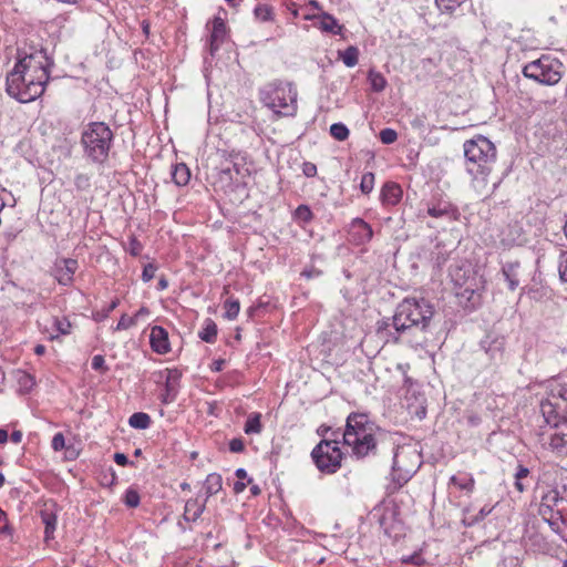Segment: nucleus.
<instances>
[{
  "label": "nucleus",
  "mask_w": 567,
  "mask_h": 567,
  "mask_svg": "<svg viewBox=\"0 0 567 567\" xmlns=\"http://www.w3.org/2000/svg\"><path fill=\"white\" fill-rule=\"evenodd\" d=\"M181 378L182 372L178 369L166 370L165 388L164 392L161 394V401L163 404H169L175 401L179 389Z\"/></svg>",
  "instance_id": "a211bd4d"
},
{
  "label": "nucleus",
  "mask_w": 567,
  "mask_h": 567,
  "mask_svg": "<svg viewBox=\"0 0 567 567\" xmlns=\"http://www.w3.org/2000/svg\"><path fill=\"white\" fill-rule=\"evenodd\" d=\"M114 462L120 466L134 465L124 453H115Z\"/></svg>",
  "instance_id": "052dcab7"
},
{
  "label": "nucleus",
  "mask_w": 567,
  "mask_h": 567,
  "mask_svg": "<svg viewBox=\"0 0 567 567\" xmlns=\"http://www.w3.org/2000/svg\"><path fill=\"white\" fill-rule=\"evenodd\" d=\"M320 29L328 33L340 34L343 27L339 24L334 17L329 13H323L320 20Z\"/></svg>",
  "instance_id": "cd10ccee"
},
{
  "label": "nucleus",
  "mask_w": 567,
  "mask_h": 567,
  "mask_svg": "<svg viewBox=\"0 0 567 567\" xmlns=\"http://www.w3.org/2000/svg\"><path fill=\"white\" fill-rule=\"evenodd\" d=\"M549 447L558 456H567V420L553 427Z\"/></svg>",
  "instance_id": "6ab92c4d"
},
{
  "label": "nucleus",
  "mask_w": 567,
  "mask_h": 567,
  "mask_svg": "<svg viewBox=\"0 0 567 567\" xmlns=\"http://www.w3.org/2000/svg\"><path fill=\"white\" fill-rule=\"evenodd\" d=\"M359 54H360L359 49L355 45H349L346 50L338 51V58L348 68H353L358 64Z\"/></svg>",
  "instance_id": "bb28decb"
},
{
  "label": "nucleus",
  "mask_w": 567,
  "mask_h": 567,
  "mask_svg": "<svg viewBox=\"0 0 567 567\" xmlns=\"http://www.w3.org/2000/svg\"><path fill=\"white\" fill-rule=\"evenodd\" d=\"M53 65L54 60L44 48L37 49L24 44L17 49V62L14 68L21 70L22 73L35 76L37 80H42L48 83Z\"/></svg>",
  "instance_id": "423d86ee"
},
{
  "label": "nucleus",
  "mask_w": 567,
  "mask_h": 567,
  "mask_svg": "<svg viewBox=\"0 0 567 567\" xmlns=\"http://www.w3.org/2000/svg\"><path fill=\"white\" fill-rule=\"evenodd\" d=\"M22 437H23V434H22V432H21V431H19V430H14V431L11 433V435H10V440H11V442H12V443H14V444H19V443H21Z\"/></svg>",
  "instance_id": "e2e57ef3"
},
{
  "label": "nucleus",
  "mask_w": 567,
  "mask_h": 567,
  "mask_svg": "<svg viewBox=\"0 0 567 567\" xmlns=\"http://www.w3.org/2000/svg\"><path fill=\"white\" fill-rule=\"evenodd\" d=\"M349 241L355 246L368 244L373 237V229L360 217L353 218L348 228Z\"/></svg>",
  "instance_id": "4468645a"
},
{
  "label": "nucleus",
  "mask_w": 567,
  "mask_h": 567,
  "mask_svg": "<svg viewBox=\"0 0 567 567\" xmlns=\"http://www.w3.org/2000/svg\"><path fill=\"white\" fill-rule=\"evenodd\" d=\"M0 534L6 535V536L12 535V528L9 525L7 514L1 508H0Z\"/></svg>",
  "instance_id": "3c124183"
},
{
  "label": "nucleus",
  "mask_w": 567,
  "mask_h": 567,
  "mask_svg": "<svg viewBox=\"0 0 567 567\" xmlns=\"http://www.w3.org/2000/svg\"><path fill=\"white\" fill-rule=\"evenodd\" d=\"M377 333L380 337L385 338L386 342H392V333H393V326H392V318H383L382 320H379L377 322Z\"/></svg>",
  "instance_id": "f704fd0d"
},
{
  "label": "nucleus",
  "mask_w": 567,
  "mask_h": 567,
  "mask_svg": "<svg viewBox=\"0 0 567 567\" xmlns=\"http://www.w3.org/2000/svg\"><path fill=\"white\" fill-rule=\"evenodd\" d=\"M217 324L208 318L205 320L203 329L198 332V337L207 343H214L217 338Z\"/></svg>",
  "instance_id": "c85d7f7f"
},
{
  "label": "nucleus",
  "mask_w": 567,
  "mask_h": 567,
  "mask_svg": "<svg viewBox=\"0 0 567 567\" xmlns=\"http://www.w3.org/2000/svg\"><path fill=\"white\" fill-rule=\"evenodd\" d=\"M558 272L560 279L567 282V251H560L559 254Z\"/></svg>",
  "instance_id": "8fccbe9b"
},
{
  "label": "nucleus",
  "mask_w": 567,
  "mask_h": 567,
  "mask_svg": "<svg viewBox=\"0 0 567 567\" xmlns=\"http://www.w3.org/2000/svg\"><path fill=\"white\" fill-rule=\"evenodd\" d=\"M520 268V262L518 260L515 261H506L502 264V275L507 282V287L511 291H514L519 286L518 279V269Z\"/></svg>",
  "instance_id": "4be33fe9"
},
{
  "label": "nucleus",
  "mask_w": 567,
  "mask_h": 567,
  "mask_svg": "<svg viewBox=\"0 0 567 567\" xmlns=\"http://www.w3.org/2000/svg\"><path fill=\"white\" fill-rule=\"evenodd\" d=\"M150 344L154 352L166 354L171 351L168 332L161 326H154L150 333Z\"/></svg>",
  "instance_id": "aec40b11"
},
{
  "label": "nucleus",
  "mask_w": 567,
  "mask_h": 567,
  "mask_svg": "<svg viewBox=\"0 0 567 567\" xmlns=\"http://www.w3.org/2000/svg\"><path fill=\"white\" fill-rule=\"evenodd\" d=\"M150 315V310L148 308L146 307H141L136 313L133 316V318H135V321L137 322V320L142 317H145V316H148Z\"/></svg>",
  "instance_id": "0e129e2a"
},
{
  "label": "nucleus",
  "mask_w": 567,
  "mask_h": 567,
  "mask_svg": "<svg viewBox=\"0 0 567 567\" xmlns=\"http://www.w3.org/2000/svg\"><path fill=\"white\" fill-rule=\"evenodd\" d=\"M79 262L73 258H61L54 262L53 276L62 286H70L73 282L74 274Z\"/></svg>",
  "instance_id": "2eb2a0df"
},
{
  "label": "nucleus",
  "mask_w": 567,
  "mask_h": 567,
  "mask_svg": "<svg viewBox=\"0 0 567 567\" xmlns=\"http://www.w3.org/2000/svg\"><path fill=\"white\" fill-rule=\"evenodd\" d=\"M123 502L130 508L137 507L140 505V503H141V497H140L138 492L136 489H134V488H131V487L127 488L125 494H124Z\"/></svg>",
  "instance_id": "79ce46f5"
},
{
  "label": "nucleus",
  "mask_w": 567,
  "mask_h": 567,
  "mask_svg": "<svg viewBox=\"0 0 567 567\" xmlns=\"http://www.w3.org/2000/svg\"><path fill=\"white\" fill-rule=\"evenodd\" d=\"M151 423V416L145 412H135L128 417V425L136 430H146Z\"/></svg>",
  "instance_id": "7c9ffc66"
},
{
  "label": "nucleus",
  "mask_w": 567,
  "mask_h": 567,
  "mask_svg": "<svg viewBox=\"0 0 567 567\" xmlns=\"http://www.w3.org/2000/svg\"><path fill=\"white\" fill-rule=\"evenodd\" d=\"M539 412L544 423L551 429L567 420V412L564 410L561 403L551 399L549 395L540 401Z\"/></svg>",
  "instance_id": "f8f14e48"
},
{
  "label": "nucleus",
  "mask_w": 567,
  "mask_h": 567,
  "mask_svg": "<svg viewBox=\"0 0 567 567\" xmlns=\"http://www.w3.org/2000/svg\"><path fill=\"white\" fill-rule=\"evenodd\" d=\"M321 275H322V271L317 268H313V267L310 269H305L301 272V276L307 279L317 278V277H320Z\"/></svg>",
  "instance_id": "680f3d73"
},
{
  "label": "nucleus",
  "mask_w": 567,
  "mask_h": 567,
  "mask_svg": "<svg viewBox=\"0 0 567 567\" xmlns=\"http://www.w3.org/2000/svg\"><path fill=\"white\" fill-rule=\"evenodd\" d=\"M53 326H54L55 330L58 331V333L51 334L50 340H56L60 334L68 336L71 333L72 324L65 317H63V318L54 317Z\"/></svg>",
  "instance_id": "72a5a7b5"
},
{
  "label": "nucleus",
  "mask_w": 567,
  "mask_h": 567,
  "mask_svg": "<svg viewBox=\"0 0 567 567\" xmlns=\"http://www.w3.org/2000/svg\"><path fill=\"white\" fill-rule=\"evenodd\" d=\"M368 80L370 82L372 91L374 92H382L386 86V80L380 72L370 70L368 74Z\"/></svg>",
  "instance_id": "e433bc0d"
},
{
  "label": "nucleus",
  "mask_w": 567,
  "mask_h": 567,
  "mask_svg": "<svg viewBox=\"0 0 567 567\" xmlns=\"http://www.w3.org/2000/svg\"><path fill=\"white\" fill-rule=\"evenodd\" d=\"M143 250V245L136 237H131L128 241V251L132 256H138Z\"/></svg>",
  "instance_id": "6e6d98bb"
},
{
  "label": "nucleus",
  "mask_w": 567,
  "mask_h": 567,
  "mask_svg": "<svg viewBox=\"0 0 567 567\" xmlns=\"http://www.w3.org/2000/svg\"><path fill=\"white\" fill-rule=\"evenodd\" d=\"M379 137L383 144L390 145L398 140V133L395 130L386 127L380 131Z\"/></svg>",
  "instance_id": "49530a36"
},
{
  "label": "nucleus",
  "mask_w": 567,
  "mask_h": 567,
  "mask_svg": "<svg viewBox=\"0 0 567 567\" xmlns=\"http://www.w3.org/2000/svg\"><path fill=\"white\" fill-rule=\"evenodd\" d=\"M74 185L78 190H87L91 187V178L87 174L79 173L74 177Z\"/></svg>",
  "instance_id": "de8ad7c7"
},
{
  "label": "nucleus",
  "mask_w": 567,
  "mask_h": 567,
  "mask_svg": "<svg viewBox=\"0 0 567 567\" xmlns=\"http://www.w3.org/2000/svg\"><path fill=\"white\" fill-rule=\"evenodd\" d=\"M42 522L44 524V538L45 540L53 538V533L56 527V516L52 513H42Z\"/></svg>",
  "instance_id": "c9c22d12"
},
{
  "label": "nucleus",
  "mask_w": 567,
  "mask_h": 567,
  "mask_svg": "<svg viewBox=\"0 0 567 567\" xmlns=\"http://www.w3.org/2000/svg\"><path fill=\"white\" fill-rule=\"evenodd\" d=\"M374 186V174L371 172L364 173L361 177L360 189L363 194H370Z\"/></svg>",
  "instance_id": "a18cd8bd"
},
{
  "label": "nucleus",
  "mask_w": 567,
  "mask_h": 567,
  "mask_svg": "<svg viewBox=\"0 0 567 567\" xmlns=\"http://www.w3.org/2000/svg\"><path fill=\"white\" fill-rule=\"evenodd\" d=\"M135 324H136L135 318L128 317L126 313H124L120 318V320H118L116 327L114 328V330L115 331L127 330V329H130L131 327H133Z\"/></svg>",
  "instance_id": "09e8293b"
},
{
  "label": "nucleus",
  "mask_w": 567,
  "mask_h": 567,
  "mask_svg": "<svg viewBox=\"0 0 567 567\" xmlns=\"http://www.w3.org/2000/svg\"><path fill=\"white\" fill-rule=\"evenodd\" d=\"M451 250L437 244L431 252V260L436 268H442L450 258Z\"/></svg>",
  "instance_id": "c756f323"
},
{
  "label": "nucleus",
  "mask_w": 567,
  "mask_h": 567,
  "mask_svg": "<svg viewBox=\"0 0 567 567\" xmlns=\"http://www.w3.org/2000/svg\"><path fill=\"white\" fill-rule=\"evenodd\" d=\"M172 179L177 186H185L190 179V171L184 163H177L172 169Z\"/></svg>",
  "instance_id": "a878e982"
},
{
  "label": "nucleus",
  "mask_w": 567,
  "mask_h": 567,
  "mask_svg": "<svg viewBox=\"0 0 567 567\" xmlns=\"http://www.w3.org/2000/svg\"><path fill=\"white\" fill-rule=\"evenodd\" d=\"M315 215L306 204L299 205L293 212V219L300 225H307L312 221Z\"/></svg>",
  "instance_id": "473e14b6"
},
{
  "label": "nucleus",
  "mask_w": 567,
  "mask_h": 567,
  "mask_svg": "<svg viewBox=\"0 0 567 567\" xmlns=\"http://www.w3.org/2000/svg\"><path fill=\"white\" fill-rule=\"evenodd\" d=\"M246 488V484L241 481H237L235 484H234V492L235 494H240L245 491Z\"/></svg>",
  "instance_id": "69168bd1"
},
{
  "label": "nucleus",
  "mask_w": 567,
  "mask_h": 567,
  "mask_svg": "<svg viewBox=\"0 0 567 567\" xmlns=\"http://www.w3.org/2000/svg\"><path fill=\"white\" fill-rule=\"evenodd\" d=\"M206 508V502L199 504L197 498H189L184 508L183 517L186 522H196Z\"/></svg>",
  "instance_id": "b1692460"
},
{
  "label": "nucleus",
  "mask_w": 567,
  "mask_h": 567,
  "mask_svg": "<svg viewBox=\"0 0 567 567\" xmlns=\"http://www.w3.org/2000/svg\"><path fill=\"white\" fill-rule=\"evenodd\" d=\"M118 305H120V299L115 298L114 300L111 301L110 305L104 307L102 310L97 311L94 315V319L96 321L105 320L106 318H109L110 313L118 307Z\"/></svg>",
  "instance_id": "c03bdc74"
},
{
  "label": "nucleus",
  "mask_w": 567,
  "mask_h": 567,
  "mask_svg": "<svg viewBox=\"0 0 567 567\" xmlns=\"http://www.w3.org/2000/svg\"><path fill=\"white\" fill-rule=\"evenodd\" d=\"M492 512V508L488 506L482 507L478 513L470 518V522L467 523L468 526H473L481 520H483L489 513Z\"/></svg>",
  "instance_id": "603ef678"
},
{
  "label": "nucleus",
  "mask_w": 567,
  "mask_h": 567,
  "mask_svg": "<svg viewBox=\"0 0 567 567\" xmlns=\"http://www.w3.org/2000/svg\"><path fill=\"white\" fill-rule=\"evenodd\" d=\"M114 133L104 122H90L81 133L83 156L92 164L103 165L110 155Z\"/></svg>",
  "instance_id": "20e7f679"
},
{
  "label": "nucleus",
  "mask_w": 567,
  "mask_h": 567,
  "mask_svg": "<svg viewBox=\"0 0 567 567\" xmlns=\"http://www.w3.org/2000/svg\"><path fill=\"white\" fill-rule=\"evenodd\" d=\"M212 24L208 51L210 55H215V53L219 50L220 44L226 39L227 27L225 21L219 17H215L212 21Z\"/></svg>",
  "instance_id": "412c9836"
},
{
  "label": "nucleus",
  "mask_w": 567,
  "mask_h": 567,
  "mask_svg": "<svg viewBox=\"0 0 567 567\" xmlns=\"http://www.w3.org/2000/svg\"><path fill=\"white\" fill-rule=\"evenodd\" d=\"M563 64L549 55H542L523 68V75L543 85H555L563 76Z\"/></svg>",
  "instance_id": "1a4fd4ad"
},
{
  "label": "nucleus",
  "mask_w": 567,
  "mask_h": 567,
  "mask_svg": "<svg viewBox=\"0 0 567 567\" xmlns=\"http://www.w3.org/2000/svg\"><path fill=\"white\" fill-rule=\"evenodd\" d=\"M505 346V338L493 333L486 334L480 342L481 349L487 354L489 361L495 365L504 362Z\"/></svg>",
  "instance_id": "ddd939ff"
},
{
  "label": "nucleus",
  "mask_w": 567,
  "mask_h": 567,
  "mask_svg": "<svg viewBox=\"0 0 567 567\" xmlns=\"http://www.w3.org/2000/svg\"><path fill=\"white\" fill-rule=\"evenodd\" d=\"M403 195V190L401 186L396 183L389 182L385 183L381 190V200L385 205L394 206L396 205Z\"/></svg>",
  "instance_id": "5701e85b"
},
{
  "label": "nucleus",
  "mask_w": 567,
  "mask_h": 567,
  "mask_svg": "<svg viewBox=\"0 0 567 567\" xmlns=\"http://www.w3.org/2000/svg\"><path fill=\"white\" fill-rule=\"evenodd\" d=\"M224 308L225 318H227L228 320H234L237 318L239 313L240 305L238 299H227L224 303Z\"/></svg>",
  "instance_id": "ea45409f"
},
{
  "label": "nucleus",
  "mask_w": 567,
  "mask_h": 567,
  "mask_svg": "<svg viewBox=\"0 0 567 567\" xmlns=\"http://www.w3.org/2000/svg\"><path fill=\"white\" fill-rule=\"evenodd\" d=\"M302 173L307 177H315L317 175V166L311 162L302 164Z\"/></svg>",
  "instance_id": "bf43d9fd"
},
{
  "label": "nucleus",
  "mask_w": 567,
  "mask_h": 567,
  "mask_svg": "<svg viewBox=\"0 0 567 567\" xmlns=\"http://www.w3.org/2000/svg\"><path fill=\"white\" fill-rule=\"evenodd\" d=\"M224 364H225V360H223V359L216 360L213 362L212 370L219 372L223 370Z\"/></svg>",
  "instance_id": "338daca9"
},
{
  "label": "nucleus",
  "mask_w": 567,
  "mask_h": 567,
  "mask_svg": "<svg viewBox=\"0 0 567 567\" xmlns=\"http://www.w3.org/2000/svg\"><path fill=\"white\" fill-rule=\"evenodd\" d=\"M413 473L408 470H402L398 463L396 453L393 456L392 471L390 473V482L385 486L386 495L395 494L402 488L412 477Z\"/></svg>",
  "instance_id": "dca6fc26"
},
{
  "label": "nucleus",
  "mask_w": 567,
  "mask_h": 567,
  "mask_svg": "<svg viewBox=\"0 0 567 567\" xmlns=\"http://www.w3.org/2000/svg\"><path fill=\"white\" fill-rule=\"evenodd\" d=\"M245 450V443L241 437H235L229 441V451L233 453H241Z\"/></svg>",
  "instance_id": "13d9d810"
},
{
  "label": "nucleus",
  "mask_w": 567,
  "mask_h": 567,
  "mask_svg": "<svg viewBox=\"0 0 567 567\" xmlns=\"http://www.w3.org/2000/svg\"><path fill=\"white\" fill-rule=\"evenodd\" d=\"M465 169L474 178L485 181L496 162L495 145L485 136L477 135L463 145Z\"/></svg>",
  "instance_id": "7ed1b4c3"
},
{
  "label": "nucleus",
  "mask_w": 567,
  "mask_h": 567,
  "mask_svg": "<svg viewBox=\"0 0 567 567\" xmlns=\"http://www.w3.org/2000/svg\"><path fill=\"white\" fill-rule=\"evenodd\" d=\"M244 431L246 434H259L262 431V424H261V414L258 412H254L249 414Z\"/></svg>",
  "instance_id": "2f4dec72"
},
{
  "label": "nucleus",
  "mask_w": 567,
  "mask_h": 567,
  "mask_svg": "<svg viewBox=\"0 0 567 567\" xmlns=\"http://www.w3.org/2000/svg\"><path fill=\"white\" fill-rule=\"evenodd\" d=\"M546 393L556 401L564 404V410L567 412V375H557L546 381Z\"/></svg>",
  "instance_id": "f3484780"
},
{
  "label": "nucleus",
  "mask_w": 567,
  "mask_h": 567,
  "mask_svg": "<svg viewBox=\"0 0 567 567\" xmlns=\"http://www.w3.org/2000/svg\"><path fill=\"white\" fill-rule=\"evenodd\" d=\"M45 85L47 83L42 80H37L35 76L13 68L7 75L6 91L19 102L29 103L43 94Z\"/></svg>",
  "instance_id": "0eeeda50"
},
{
  "label": "nucleus",
  "mask_w": 567,
  "mask_h": 567,
  "mask_svg": "<svg viewBox=\"0 0 567 567\" xmlns=\"http://www.w3.org/2000/svg\"><path fill=\"white\" fill-rule=\"evenodd\" d=\"M529 474V470L523 465H519L517 472L515 473V488L523 493L526 489V486L523 483V480L526 478Z\"/></svg>",
  "instance_id": "37998d69"
},
{
  "label": "nucleus",
  "mask_w": 567,
  "mask_h": 567,
  "mask_svg": "<svg viewBox=\"0 0 567 567\" xmlns=\"http://www.w3.org/2000/svg\"><path fill=\"white\" fill-rule=\"evenodd\" d=\"M450 483L457 486L460 489L472 491L474 488V478L473 477H458L453 475L450 478Z\"/></svg>",
  "instance_id": "a19ab883"
},
{
  "label": "nucleus",
  "mask_w": 567,
  "mask_h": 567,
  "mask_svg": "<svg viewBox=\"0 0 567 567\" xmlns=\"http://www.w3.org/2000/svg\"><path fill=\"white\" fill-rule=\"evenodd\" d=\"M221 486H223V478H221L220 474H218V473L208 474L204 482V489H205V494H206L205 502H207V499L210 496L217 494L221 489Z\"/></svg>",
  "instance_id": "393cba45"
},
{
  "label": "nucleus",
  "mask_w": 567,
  "mask_h": 567,
  "mask_svg": "<svg viewBox=\"0 0 567 567\" xmlns=\"http://www.w3.org/2000/svg\"><path fill=\"white\" fill-rule=\"evenodd\" d=\"M339 443L337 439H323L311 451V458L321 473L334 474L341 467L343 453Z\"/></svg>",
  "instance_id": "9d476101"
},
{
  "label": "nucleus",
  "mask_w": 567,
  "mask_h": 567,
  "mask_svg": "<svg viewBox=\"0 0 567 567\" xmlns=\"http://www.w3.org/2000/svg\"><path fill=\"white\" fill-rule=\"evenodd\" d=\"M254 14L261 22L274 20V9L268 4H258L254 10Z\"/></svg>",
  "instance_id": "4c0bfd02"
},
{
  "label": "nucleus",
  "mask_w": 567,
  "mask_h": 567,
  "mask_svg": "<svg viewBox=\"0 0 567 567\" xmlns=\"http://www.w3.org/2000/svg\"><path fill=\"white\" fill-rule=\"evenodd\" d=\"M538 514L554 533L560 535L567 516V501L556 488L548 489L540 498Z\"/></svg>",
  "instance_id": "6e6552de"
},
{
  "label": "nucleus",
  "mask_w": 567,
  "mask_h": 567,
  "mask_svg": "<svg viewBox=\"0 0 567 567\" xmlns=\"http://www.w3.org/2000/svg\"><path fill=\"white\" fill-rule=\"evenodd\" d=\"M426 214L432 218L442 219L449 223L458 220L461 216L458 208L449 199L443 197L432 198L426 204Z\"/></svg>",
  "instance_id": "9b49d317"
},
{
  "label": "nucleus",
  "mask_w": 567,
  "mask_h": 567,
  "mask_svg": "<svg viewBox=\"0 0 567 567\" xmlns=\"http://www.w3.org/2000/svg\"><path fill=\"white\" fill-rule=\"evenodd\" d=\"M330 134L337 141H346L349 137V128L341 122L333 123L330 126Z\"/></svg>",
  "instance_id": "58836bf2"
},
{
  "label": "nucleus",
  "mask_w": 567,
  "mask_h": 567,
  "mask_svg": "<svg viewBox=\"0 0 567 567\" xmlns=\"http://www.w3.org/2000/svg\"><path fill=\"white\" fill-rule=\"evenodd\" d=\"M434 306L425 298H404L392 316V343H405L412 348L425 346L432 336Z\"/></svg>",
  "instance_id": "f257e3e1"
},
{
  "label": "nucleus",
  "mask_w": 567,
  "mask_h": 567,
  "mask_svg": "<svg viewBox=\"0 0 567 567\" xmlns=\"http://www.w3.org/2000/svg\"><path fill=\"white\" fill-rule=\"evenodd\" d=\"M156 270H157V267L155 265H153V264L145 265L143 268V272H142L143 281L144 282L151 281L154 278Z\"/></svg>",
  "instance_id": "4d7b16f0"
},
{
  "label": "nucleus",
  "mask_w": 567,
  "mask_h": 567,
  "mask_svg": "<svg viewBox=\"0 0 567 567\" xmlns=\"http://www.w3.org/2000/svg\"><path fill=\"white\" fill-rule=\"evenodd\" d=\"M381 434V429L367 413L352 412L347 417L342 440L344 445L351 447L352 455L360 460L377 454L378 436Z\"/></svg>",
  "instance_id": "f03ea898"
},
{
  "label": "nucleus",
  "mask_w": 567,
  "mask_h": 567,
  "mask_svg": "<svg viewBox=\"0 0 567 567\" xmlns=\"http://www.w3.org/2000/svg\"><path fill=\"white\" fill-rule=\"evenodd\" d=\"M259 97L278 115L293 116L297 113V91L291 83L275 80L259 90Z\"/></svg>",
  "instance_id": "39448f33"
},
{
  "label": "nucleus",
  "mask_w": 567,
  "mask_h": 567,
  "mask_svg": "<svg viewBox=\"0 0 567 567\" xmlns=\"http://www.w3.org/2000/svg\"><path fill=\"white\" fill-rule=\"evenodd\" d=\"M51 447L55 452L62 451L65 447V439L63 433L58 432L54 434L51 442Z\"/></svg>",
  "instance_id": "864d4df0"
},
{
  "label": "nucleus",
  "mask_w": 567,
  "mask_h": 567,
  "mask_svg": "<svg viewBox=\"0 0 567 567\" xmlns=\"http://www.w3.org/2000/svg\"><path fill=\"white\" fill-rule=\"evenodd\" d=\"M92 369L96 371L106 372L109 368L105 365V359L101 354H96L92 358Z\"/></svg>",
  "instance_id": "5fc2aeb1"
},
{
  "label": "nucleus",
  "mask_w": 567,
  "mask_h": 567,
  "mask_svg": "<svg viewBox=\"0 0 567 567\" xmlns=\"http://www.w3.org/2000/svg\"><path fill=\"white\" fill-rule=\"evenodd\" d=\"M235 475L239 478V480H244L247 477V472L245 468H237L236 472H235Z\"/></svg>",
  "instance_id": "774afa93"
}]
</instances>
